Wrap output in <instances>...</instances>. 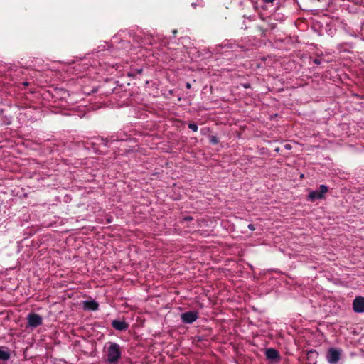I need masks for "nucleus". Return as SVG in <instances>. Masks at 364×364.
I'll use <instances>...</instances> for the list:
<instances>
[{"label": "nucleus", "mask_w": 364, "mask_h": 364, "mask_svg": "<svg viewBox=\"0 0 364 364\" xmlns=\"http://www.w3.org/2000/svg\"><path fill=\"white\" fill-rule=\"evenodd\" d=\"M82 308L85 310L96 311L99 308V304L95 300H87L82 302Z\"/></svg>", "instance_id": "obj_7"}, {"label": "nucleus", "mask_w": 364, "mask_h": 364, "mask_svg": "<svg viewBox=\"0 0 364 364\" xmlns=\"http://www.w3.org/2000/svg\"><path fill=\"white\" fill-rule=\"evenodd\" d=\"M112 220L111 219H107V222L109 223H111Z\"/></svg>", "instance_id": "obj_23"}, {"label": "nucleus", "mask_w": 364, "mask_h": 364, "mask_svg": "<svg viewBox=\"0 0 364 364\" xmlns=\"http://www.w3.org/2000/svg\"><path fill=\"white\" fill-rule=\"evenodd\" d=\"M198 318V313L195 311H190L181 314V319L183 323L191 324L195 322Z\"/></svg>", "instance_id": "obj_4"}, {"label": "nucleus", "mask_w": 364, "mask_h": 364, "mask_svg": "<svg viewBox=\"0 0 364 364\" xmlns=\"http://www.w3.org/2000/svg\"><path fill=\"white\" fill-rule=\"evenodd\" d=\"M342 356V350L338 348H328L326 358L329 364H338Z\"/></svg>", "instance_id": "obj_2"}, {"label": "nucleus", "mask_w": 364, "mask_h": 364, "mask_svg": "<svg viewBox=\"0 0 364 364\" xmlns=\"http://www.w3.org/2000/svg\"><path fill=\"white\" fill-rule=\"evenodd\" d=\"M193 218L191 216H186L183 218L184 220H191Z\"/></svg>", "instance_id": "obj_17"}, {"label": "nucleus", "mask_w": 364, "mask_h": 364, "mask_svg": "<svg viewBox=\"0 0 364 364\" xmlns=\"http://www.w3.org/2000/svg\"><path fill=\"white\" fill-rule=\"evenodd\" d=\"M210 141L214 144H216L218 143V138L215 136H211L210 138Z\"/></svg>", "instance_id": "obj_13"}, {"label": "nucleus", "mask_w": 364, "mask_h": 364, "mask_svg": "<svg viewBox=\"0 0 364 364\" xmlns=\"http://www.w3.org/2000/svg\"><path fill=\"white\" fill-rule=\"evenodd\" d=\"M244 87H245V88H247V87H249V85H244Z\"/></svg>", "instance_id": "obj_22"}, {"label": "nucleus", "mask_w": 364, "mask_h": 364, "mask_svg": "<svg viewBox=\"0 0 364 364\" xmlns=\"http://www.w3.org/2000/svg\"><path fill=\"white\" fill-rule=\"evenodd\" d=\"M102 141L103 142V144H105V146H108V144H107V142H108V141H107V139H102Z\"/></svg>", "instance_id": "obj_19"}, {"label": "nucleus", "mask_w": 364, "mask_h": 364, "mask_svg": "<svg viewBox=\"0 0 364 364\" xmlns=\"http://www.w3.org/2000/svg\"><path fill=\"white\" fill-rule=\"evenodd\" d=\"M313 62L316 65H320L321 63V60L318 58L314 59Z\"/></svg>", "instance_id": "obj_14"}, {"label": "nucleus", "mask_w": 364, "mask_h": 364, "mask_svg": "<svg viewBox=\"0 0 364 364\" xmlns=\"http://www.w3.org/2000/svg\"><path fill=\"white\" fill-rule=\"evenodd\" d=\"M112 326L117 331H126L129 328V325L124 321L121 320H113Z\"/></svg>", "instance_id": "obj_9"}, {"label": "nucleus", "mask_w": 364, "mask_h": 364, "mask_svg": "<svg viewBox=\"0 0 364 364\" xmlns=\"http://www.w3.org/2000/svg\"><path fill=\"white\" fill-rule=\"evenodd\" d=\"M353 309L356 313H364V297L356 296L353 301Z\"/></svg>", "instance_id": "obj_6"}, {"label": "nucleus", "mask_w": 364, "mask_h": 364, "mask_svg": "<svg viewBox=\"0 0 364 364\" xmlns=\"http://www.w3.org/2000/svg\"><path fill=\"white\" fill-rule=\"evenodd\" d=\"M247 227L250 230H255V229L253 224H249Z\"/></svg>", "instance_id": "obj_15"}, {"label": "nucleus", "mask_w": 364, "mask_h": 364, "mask_svg": "<svg viewBox=\"0 0 364 364\" xmlns=\"http://www.w3.org/2000/svg\"><path fill=\"white\" fill-rule=\"evenodd\" d=\"M188 127L191 129L193 132H197L198 131V125L196 123H189Z\"/></svg>", "instance_id": "obj_12"}, {"label": "nucleus", "mask_w": 364, "mask_h": 364, "mask_svg": "<svg viewBox=\"0 0 364 364\" xmlns=\"http://www.w3.org/2000/svg\"><path fill=\"white\" fill-rule=\"evenodd\" d=\"M328 191V186L326 185H321L319 190L311 191L308 195V200L310 201H315L316 200H321L324 198L325 193Z\"/></svg>", "instance_id": "obj_3"}, {"label": "nucleus", "mask_w": 364, "mask_h": 364, "mask_svg": "<svg viewBox=\"0 0 364 364\" xmlns=\"http://www.w3.org/2000/svg\"><path fill=\"white\" fill-rule=\"evenodd\" d=\"M10 358V353L4 348L0 347V360L6 361Z\"/></svg>", "instance_id": "obj_10"}, {"label": "nucleus", "mask_w": 364, "mask_h": 364, "mask_svg": "<svg viewBox=\"0 0 364 364\" xmlns=\"http://www.w3.org/2000/svg\"><path fill=\"white\" fill-rule=\"evenodd\" d=\"M121 357V350L119 345L116 343H112L107 350V362L109 363H116Z\"/></svg>", "instance_id": "obj_1"}, {"label": "nucleus", "mask_w": 364, "mask_h": 364, "mask_svg": "<svg viewBox=\"0 0 364 364\" xmlns=\"http://www.w3.org/2000/svg\"><path fill=\"white\" fill-rule=\"evenodd\" d=\"M141 72H142V69H139V70H137V73H138L139 74L141 73Z\"/></svg>", "instance_id": "obj_21"}, {"label": "nucleus", "mask_w": 364, "mask_h": 364, "mask_svg": "<svg viewBox=\"0 0 364 364\" xmlns=\"http://www.w3.org/2000/svg\"><path fill=\"white\" fill-rule=\"evenodd\" d=\"M284 147H285V149H287V150H289V149H291V145H290V144H286V145L284 146Z\"/></svg>", "instance_id": "obj_20"}, {"label": "nucleus", "mask_w": 364, "mask_h": 364, "mask_svg": "<svg viewBox=\"0 0 364 364\" xmlns=\"http://www.w3.org/2000/svg\"><path fill=\"white\" fill-rule=\"evenodd\" d=\"M275 0H262L263 2L266 3V4H269V3H272L274 2Z\"/></svg>", "instance_id": "obj_16"}, {"label": "nucleus", "mask_w": 364, "mask_h": 364, "mask_svg": "<svg viewBox=\"0 0 364 364\" xmlns=\"http://www.w3.org/2000/svg\"><path fill=\"white\" fill-rule=\"evenodd\" d=\"M186 87L187 89H190V88L191 87V83H190V82H186Z\"/></svg>", "instance_id": "obj_18"}, {"label": "nucleus", "mask_w": 364, "mask_h": 364, "mask_svg": "<svg viewBox=\"0 0 364 364\" xmlns=\"http://www.w3.org/2000/svg\"><path fill=\"white\" fill-rule=\"evenodd\" d=\"M265 355L267 359L270 360H279V352L272 348H267L265 351Z\"/></svg>", "instance_id": "obj_8"}, {"label": "nucleus", "mask_w": 364, "mask_h": 364, "mask_svg": "<svg viewBox=\"0 0 364 364\" xmlns=\"http://www.w3.org/2000/svg\"><path fill=\"white\" fill-rule=\"evenodd\" d=\"M28 326L31 328H36L42 324V317L35 313H31L27 316Z\"/></svg>", "instance_id": "obj_5"}, {"label": "nucleus", "mask_w": 364, "mask_h": 364, "mask_svg": "<svg viewBox=\"0 0 364 364\" xmlns=\"http://www.w3.org/2000/svg\"><path fill=\"white\" fill-rule=\"evenodd\" d=\"M204 5V2L202 0H198L197 1L193 2L191 4V6H193V9H196L197 6L203 7Z\"/></svg>", "instance_id": "obj_11"}]
</instances>
